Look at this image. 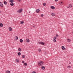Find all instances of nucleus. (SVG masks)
Returning <instances> with one entry per match:
<instances>
[{
  "label": "nucleus",
  "mask_w": 73,
  "mask_h": 73,
  "mask_svg": "<svg viewBox=\"0 0 73 73\" xmlns=\"http://www.w3.org/2000/svg\"><path fill=\"white\" fill-rule=\"evenodd\" d=\"M51 15L52 16H55V14L54 13H51Z\"/></svg>",
  "instance_id": "12"
},
{
  "label": "nucleus",
  "mask_w": 73,
  "mask_h": 73,
  "mask_svg": "<svg viewBox=\"0 0 73 73\" xmlns=\"http://www.w3.org/2000/svg\"><path fill=\"white\" fill-rule=\"evenodd\" d=\"M18 56H20V55H21V53H20V52H19L18 53Z\"/></svg>",
  "instance_id": "22"
},
{
  "label": "nucleus",
  "mask_w": 73,
  "mask_h": 73,
  "mask_svg": "<svg viewBox=\"0 0 73 73\" xmlns=\"http://www.w3.org/2000/svg\"><path fill=\"white\" fill-rule=\"evenodd\" d=\"M41 16L42 17H43L44 16V15H43V14L41 15Z\"/></svg>",
  "instance_id": "34"
},
{
  "label": "nucleus",
  "mask_w": 73,
  "mask_h": 73,
  "mask_svg": "<svg viewBox=\"0 0 73 73\" xmlns=\"http://www.w3.org/2000/svg\"><path fill=\"white\" fill-rule=\"evenodd\" d=\"M26 42H29V39H26Z\"/></svg>",
  "instance_id": "5"
},
{
  "label": "nucleus",
  "mask_w": 73,
  "mask_h": 73,
  "mask_svg": "<svg viewBox=\"0 0 73 73\" xmlns=\"http://www.w3.org/2000/svg\"><path fill=\"white\" fill-rule=\"evenodd\" d=\"M18 50L19 52H21V48H19L18 49Z\"/></svg>",
  "instance_id": "17"
},
{
  "label": "nucleus",
  "mask_w": 73,
  "mask_h": 73,
  "mask_svg": "<svg viewBox=\"0 0 73 73\" xmlns=\"http://www.w3.org/2000/svg\"><path fill=\"white\" fill-rule=\"evenodd\" d=\"M9 31H12V27H9Z\"/></svg>",
  "instance_id": "6"
},
{
  "label": "nucleus",
  "mask_w": 73,
  "mask_h": 73,
  "mask_svg": "<svg viewBox=\"0 0 73 73\" xmlns=\"http://www.w3.org/2000/svg\"><path fill=\"white\" fill-rule=\"evenodd\" d=\"M59 4L60 5H62V4H63V2H60Z\"/></svg>",
  "instance_id": "19"
},
{
  "label": "nucleus",
  "mask_w": 73,
  "mask_h": 73,
  "mask_svg": "<svg viewBox=\"0 0 73 73\" xmlns=\"http://www.w3.org/2000/svg\"><path fill=\"white\" fill-rule=\"evenodd\" d=\"M23 11V9H19V10L17 11V12H18V13H21Z\"/></svg>",
  "instance_id": "2"
},
{
  "label": "nucleus",
  "mask_w": 73,
  "mask_h": 73,
  "mask_svg": "<svg viewBox=\"0 0 73 73\" xmlns=\"http://www.w3.org/2000/svg\"><path fill=\"white\" fill-rule=\"evenodd\" d=\"M50 8L51 9H54L55 8L54 7V6H51Z\"/></svg>",
  "instance_id": "7"
},
{
  "label": "nucleus",
  "mask_w": 73,
  "mask_h": 73,
  "mask_svg": "<svg viewBox=\"0 0 73 73\" xmlns=\"http://www.w3.org/2000/svg\"><path fill=\"white\" fill-rule=\"evenodd\" d=\"M39 11H40V10L38 9L36 10V13H38V12H39Z\"/></svg>",
  "instance_id": "8"
},
{
  "label": "nucleus",
  "mask_w": 73,
  "mask_h": 73,
  "mask_svg": "<svg viewBox=\"0 0 73 73\" xmlns=\"http://www.w3.org/2000/svg\"><path fill=\"white\" fill-rule=\"evenodd\" d=\"M38 64L39 66H42L44 65V62L42 61H40L38 62Z\"/></svg>",
  "instance_id": "1"
},
{
  "label": "nucleus",
  "mask_w": 73,
  "mask_h": 73,
  "mask_svg": "<svg viewBox=\"0 0 73 73\" xmlns=\"http://www.w3.org/2000/svg\"><path fill=\"white\" fill-rule=\"evenodd\" d=\"M41 68V69H43V70H44V69H45V67L43 66H42Z\"/></svg>",
  "instance_id": "9"
},
{
  "label": "nucleus",
  "mask_w": 73,
  "mask_h": 73,
  "mask_svg": "<svg viewBox=\"0 0 73 73\" xmlns=\"http://www.w3.org/2000/svg\"><path fill=\"white\" fill-rule=\"evenodd\" d=\"M19 60H18V59H16V62H19Z\"/></svg>",
  "instance_id": "14"
},
{
  "label": "nucleus",
  "mask_w": 73,
  "mask_h": 73,
  "mask_svg": "<svg viewBox=\"0 0 73 73\" xmlns=\"http://www.w3.org/2000/svg\"><path fill=\"white\" fill-rule=\"evenodd\" d=\"M15 38L16 40H18V37H17V36H16V37Z\"/></svg>",
  "instance_id": "28"
},
{
  "label": "nucleus",
  "mask_w": 73,
  "mask_h": 73,
  "mask_svg": "<svg viewBox=\"0 0 73 73\" xmlns=\"http://www.w3.org/2000/svg\"><path fill=\"white\" fill-rule=\"evenodd\" d=\"M56 37H54V40H56Z\"/></svg>",
  "instance_id": "30"
},
{
  "label": "nucleus",
  "mask_w": 73,
  "mask_h": 73,
  "mask_svg": "<svg viewBox=\"0 0 73 73\" xmlns=\"http://www.w3.org/2000/svg\"><path fill=\"white\" fill-rule=\"evenodd\" d=\"M69 67H70V66H68V68H69Z\"/></svg>",
  "instance_id": "39"
},
{
  "label": "nucleus",
  "mask_w": 73,
  "mask_h": 73,
  "mask_svg": "<svg viewBox=\"0 0 73 73\" xmlns=\"http://www.w3.org/2000/svg\"><path fill=\"white\" fill-rule=\"evenodd\" d=\"M23 39H20V42H21V43H22V42H23Z\"/></svg>",
  "instance_id": "11"
},
{
  "label": "nucleus",
  "mask_w": 73,
  "mask_h": 73,
  "mask_svg": "<svg viewBox=\"0 0 73 73\" xmlns=\"http://www.w3.org/2000/svg\"><path fill=\"white\" fill-rule=\"evenodd\" d=\"M38 51L39 52H41V49H40V48H39L38 49Z\"/></svg>",
  "instance_id": "27"
},
{
  "label": "nucleus",
  "mask_w": 73,
  "mask_h": 73,
  "mask_svg": "<svg viewBox=\"0 0 73 73\" xmlns=\"http://www.w3.org/2000/svg\"><path fill=\"white\" fill-rule=\"evenodd\" d=\"M22 63H24V61H23L22 62Z\"/></svg>",
  "instance_id": "37"
},
{
  "label": "nucleus",
  "mask_w": 73,
  "mask_h": 73,
  "mask_svg": "<svg viewBox=\"0 0 73 73\" xmlns=\"http://www.w3.org/2000/svg\"><path fill=\"white\" fill-rule=\"evenodd\" d=\"M24 65H25V66H27V64L25 62L24 63Z\"/></svg>",
  "instance_id": "23"
},
{
  "label": "nucleus",
  "mask_w": 73,
  "mask_h": 73,
  "mask_svg": "<svg viewBox=\"0 0 73 73\" xmlns=\"http://www.w3.org/2000/svg\"><path fill=\"white\" fill-rule=\"evenodd\" d=\"M0 26L1 27H3V25L2 23H0Z\"/></svg>",
  "instance_id": "16"
},
{
  "label": "nucleus",
  "mask_w": 73,
  "mask_h": 73,
  "mask_svg": "<svg viewBox=\"0 0 73 73\" xmlns=\"http://www.w3.org/2000/svg\"><path fill=\"white\" fill-rule=\"evenodd\" d=\"M9 2L10 3H13V0H10Z\"/></svg>",
  "instance_id": "15"
},
{
  "label": "nucleus",
  "mask_w": 73,
  "mask_h": 73,
  "mask_svg": "<svg viewBox=\"0 0 73 73\" xmlns=\"http://www.w3.org/2000/svg\"><path fill=\"white\" fill-rule=\"evenodd\" d=\"M18 1H19V2H21V0H17Z\"/></svg>",
  "instance_id": "35"
},
{
  "label": "nucleus",
  "mask_w": 73,
  "mask_h": 73,
  "mask_svg": "<svg viewBox=\"0 0 73 73\" xmlns=\"http://www.w3.org/2000/svg\"><path fill=\"white\" fill-rule=\"evenodd\" d=\"M10 5H11V6H13L14 5V4H13V2L10 3Z\"/></svg>",
  "instance_id": "10"
},
{
  "label": "nucleus",
  "mask_w": 73,
  "mask_h": 73,
  "mask_svg": "<svg viewBox=\"0 0 73 73\" xmlns=\"http://www.w3.org/2000/svg\"><path fill=\"white\" fill-rule=\"evenodd\" d=\"M0 6L1 7H3V3L1 2H0Z\"/></svg>",
  "instance_id": "4"
},
{
  "label": "nucleus",
  "mask_w": 73,
  "mask_h": 73,
  "mask_svg": "<svg viewBox=\"0 0 73 73\" xmlns=\"http://www.w3.org/2000/svg\"><path fill=\"white\" fill-rule=\"evenodd\" d=\"M70 7V8H72V5H70L69 6Z\"/></svg>",
  "instance_id": "32"
},
{
  "label": "nucleus",
  "mask_w": 73,
  "mask_h": 73,
  "mask_svg": "<svg viewBox=\"0 0 73 73\" xmlns=\"http://www.w3.org/2000/svg\"><path fill=\"white\" fill-rule=\"evenodd\" d=\"M38 43L39 44H41V45H44L45 44L44 43L42 42H39Z\"/></svg>",
  "instance_id": "3"
},
{
  "label": "nucleus",
  "mask_w": 73,
  "mask_h": 73,
  "mask_svg": "<svg viewBox=\"0 0 73 73\" xmlns=\"http://www.w3.org/2000/svg\"><path fill=\"white\" fill-rule=\"evenodd\" d=\"M32 73H36V72L35 71H33L32 72Z\"/></svg>",
  "instance_id": "36"
},
{
  "label": "nucleus",
  "mask_w": 73,
  "mask_h": 73,
  "mask_svg": "<svg viewBox=\"0 0 73 73\" xmlns=\"http://www.w3.org/2000/svg\"><path fill=\"white\" fill-rule=\"evenodd\" d=\"M6 73H11V72L7 70L6 71Z\"/></svg>",
  "instance_id": "20"
},
{
  "label": "nucleus",
  "mask_w": 73,
  "mask_h": 73,
  "mask_svg": "<svg viewBox=\"0 0 73 73\" xmlns=\"http://www.w3.org/2000/svg\"><path fill=\"white\" fill-rule=\"evenodd\" d=\"M62 49L64 50L65 49V47L64 46H62Z\"/></svg>",
  "instance_id": "25"
},
{
  "label": "nucleus",
  "mask_w": 73,
  "mask_h": 73,
  "mask_svg": "<svg viewBox=\"0 0 73 73\" xmlns=\"http://www.w3.org/2000/svg\"><path fill=\"white\" fill-rule=\"evenodd\" d=\"M56 37H58V35H56Z\"/></svg>",
  "instance_id": "31"
},
{
  "label": "nucleus",
  "mask_w": 73,
  "mask_h": 73,
  "mask_svg": "<svg viewBox=\"0 0 73 73\" xmlns=\"http://www.w3.org/2000/svg\"><path fill=\"white\" fill-rule=\"evenodd\" d=\"M4 4H7V2L6 1H4Z\"/></svg>",
  "instance_id": "24"
},
{
  "label": "nucleus",
  "mask_w": 73,
  "mask_h": 73,
  "mask_svg": "<svg viewBox=\"0 0 73 73\" xmlns=\"http://www.w3.org/2000/svg\"><path fill=\"white\" fill-rule=\"evenodd\" d=\"M54 42H56V39H54Z\"/></svg>",
  "instance_id": "29"
},
{
  "label": "nucleus",
  "mask_w": 73,
  "mask_h": 73,
  "mask_svg": "<svg viewBox=\"0 0 73 73\" xmlns=\"http://www.w3.org/2000/svg\"><path fill=\"white\" fill-rule=\"evenodd\" d=\"M55 1H58V0H55Z\"/></svg>",
  "instance_id": "38"
},
{
  "label": "nucleus",
  "mask_w": 73,
  "mask_h": 73,
  "mask_svg": "<svg viewBox=\"0 0 73 73\" xmlns=\"http://www.w3.org/2000/svg\"><path fill=\"white\" fill-rule=\"evenodd\" d=\"M22 57L23 58H25V55H23L22 56Z\"/></svg>",
  "instance_id": "18"
},
{
  "label": "nucleus",
  "mask_w": 73,
  "mask_h": 73,
  "mask_svg": "<svg viewBox=\"0 0 73 73\" xmlns=\"http://www.w3.org/2000/svg\"><path fill=\"white\" fill-rule=\"evenodd\" d=\"M67 8H69V7H67Z\"/></svg>",
  "instance_id": "40"
},
{
  "label": "nucleus",
  "mask_w": 73,
  "mask_h": 73,
  "mask_svg": "<svg viewBox=\"0 0 73 73\" xmlns=\"http://www.w3.org/2000/svg\"><path fill=\"white\" fill-rule=\"evenodd\" d=\"M70 64H71V63L70 62Z\"/></svg>",
  "instance_id": "41"
},
{
  "label": "nucleus",
  "mask_w": 73,
  "mask_h": 73,
  "mask_svg": "<svg viewBox=\"0 0 73 73\" xmlns=\"http://www.w3.org/2000/svg\"><path fill=\"white\" fill-rule=\"evenodd\" d=\"M43 5L44 6H45L46 5V3H44L43 4Z\"/></svg>",
  "instance_id": "26"
},
{
  "label": "nucleus",
  "mask_w": 73,
  "mask_h": 73,
  "mask_svg": "<svg viewBox=\"0 0 73 73\" xmlns=\"http://www.w3.org/2000/svg\"><path fill=\"white\" fill-rule=\"evenodd\" d=\"M67 41L68 42H70L71 41V40L69 39H67Z\"/></svg>",
  "instance_id": "21"
},
{
  "label": "nucleus",
  "mask_w": 73,
  "mask_h": 73,
  "mask_svg": "<svg viewBox=\"0 0 73 73\" xmlns=\"http://www.w3.org/2000/svg\"><path fill=\"white\" fill-rule=\"evenodd\" d=\"M20 24H24V22L23 21H21Z\"/></svg>",
  "instance_id": "13"
},
{
  "label": "nucleus",
  "mask_w": 73,
  "mask_h": 73,
  "mask_svg": "<svg viewBox=\"0 0 73 73\" xmlns=\"http://www.w3.org/2000/svg\"><path fill=\"white\" fill-rule=\"evenodd\" d=\"M33 28H35V27H36V26H35V25H34V26H33Z\"/></svg>",
  "instance_id": "33"
}]
</instances>
